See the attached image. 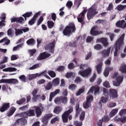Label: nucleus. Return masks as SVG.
Returning <instances> with one entry per match:
<instances>
[{"instance_id": "1a4fd4ad", "label": "nucleus", "mask_w": 126, "mask_h": 126, "mask_svg": "<svg viewBox=\"0 0 126 126\" xmlns=\"http://www.w3.org/2000/svg\"><path fill=\"white\" fill-rule=\"evenodd\" d=\"M73 111V107H69L67 111H65L63 114L62 115V119L63 123H67L68 121V115L71 114Z\"/></svg>"}, {"instance_id": "8fccbe9b", "label": "nucleus", "mask_w": 126, "mask_h": 126, "mask_svg": "<svg viewBox=\"0 0 126 126\" xmlns=\"http://www.w3.org/2000/svg\"><path fill=\"white\" fill-rule=\"evenodd\" d=\"M126 115V109H123L119 112V115L121 117Z\"/></svg>"}, {"instance_id": "7ed1b4c3", "label": "nucleus", "mask_w": 126, "mask_h": 126, "mask_svg": "<svg viewBox=\"0 0 126 126\" xmlns=\"http://www.w3.org/2000/svg\"><path fill=\"white\" fill-rule=\"evenodd\" d=\"M75 31H76L75 25L73 23H70L63 29V36L70 37L71 35H72V33H75Z\"/></svg>"}, {"instance_id": "a18cd8bd", "label": "nucleus", "mask_w": 126, "mask_h": 126, "mask_svg": "<svg viewBox=\"0 0 126 126\" xmlns=\"http://www.w3.org/2000/svg\"><path fill=\"white\" fill-rule=\"evenodd\" d=\"M65 69V67H64V66H59L56 70L59 72H63V71Z\"/></svg>"}, {"instance_id": "f03ea898", "label": "nucleus", "mask_w": 126, "mask_h": 126, "mask_svg": "<svg viewBox=\"0 0 126 126\" xmlns=\"http://www.w3.org/2000/svg\"><path fill=\"white\" fill-rule=\"evenodd\" d=\"M125 36H126V34L123 33L114 43V57H118V56L120 55V51H121L123 45L125 44V42H124V40H125Z\"/></svg>"}, {"instance_id": "864d4df0", "label": "nucleus", "mask_w": 126, "mask_h": 126, "mask_svg": "<svg viewBox=\"0 0 126 126\" xmlns=\"http://www.w3.org/2000/svg\"><path fill=\"white\" fill-rule=\"evenodd\" d=\"M42 21H44V18H43V16H41V17H39V18L37 20V26H39V25L41 24Z\"/></svg>"}, {"instance_id": "e433bc0d", "label": "nucleus", "mask_w": 126, "mask_h": 126, "mask_svg": "<svg viewBox=\"0 0 126 126\" xmlns=\"http://www.w3.org/2000/svg\"><path fill=\"white\" fill-rule=\"evenodd\" d=\"M47 25L48 26V28L50 29H52V28L55 26V23L52 21H48L47 22Z\"/></svg>"}, {"instance_id": "052dcab7", "label": "nucleus", "mask_w": 126, "mask_h": 126, "mask_svg": "<svg viewBox=\"0 0 126 126\" xmlns=\"http://www.w3.org/2000/svg\"><path fill=\"white\" fill-rule=\"evenodd\" d=\"M53 85L54 86H58L59 84H60V81L58 79H54L53 80Z\"/></svg>"}, {"instance_id": "49530a36", "label": "nucleus", "mask_w": 126, "mask_h": 126, "mask_svg": "<svg viewBox=\"0 0 126 126\" xmlns=\"http://www.w3.org/2000/svg\"><path fill=\"white\" fill-rule=\"evenodd\" d=\"M85 88L84 87H83L82 89H80L79 90V91L78 92H77V93H76V96H79V95H80V94L83 93V92H84V90H85Z\"/></svg>"}, {"instance_id": "4d7b16f0", "label": "nucleus", "mask_w": 126, "mask_h": 126, "mask_svg": "<svg viewBox=\"0 0 126 126\" xmlns=\"http://www.w3.org/2000/svg\"><path fill=\"white\" fill-rule=\"evenodd\" d=\"M73 3H72V1H68L66 4V5L68 8H71V6H72Z\"/></svg>"}, {"instance_id": "6e6d98bb", "label": "nucleus", "mask_w": 126, "mask_h": 126, "mask_svg": "<svg viewBox=\"0 0 126 126\" xmlns=\"http://www.w3.org/2000/svg\"><path fill=\"white\" fill-rule=\"evenodd\" d=\"M54 102L55 104H59L61 102H62V97L55 98L54 99Z\"/></svg>"}, {"instance_id": "aec40b11", "label": "nucleus", "mask_w": 126, "mask_h": 126, "mask_svg": "<svg viewBox=\"0 0 126 126\" xmlns=\"http://www.w3.org/2000/svg\"><path fill=\"white\" fill-rule=\"evenodd\" d=\"M109 93L110 98H112V99H114L118 97V92H117V90L114 89H110L109 90Z\"/></svg>"}, {"instance_id": "338daca9", "label": "nucleus", "mask_w": 126, "mask_h": 126, "mask_svg": "<svg viewBox=\"0 0 126 126\" xmlns=\"http://www.w3.org/2000/svg\"><path fill=\"white\" fill-rule=\"evenodd\" d=\"M74 125L75 126H82V122L76 121L74 122Z\"/></svg>"}, {"instance_id": "c85d7f7f", "label": "nucleus", "mask_w": 126, "mask_h": 126, "mask_svg": "<svg viewBox=\"0 0 126 126\" xmlns=\"http://www.w3.org/2000/svg\"><path fill=\"white\" fill-rule=\"evenodd\" d=\"M17 124H20L21 125H25L27 124V121L23 118L19 119L16 121Z\"/></svg>"}, {"instance_id": "bb28decb", "label": "nucleus", "mask_w": 126, "mask_h": 126, "mask_svg": "<svg viewBox=\"0 0 126 126\" xmlns=\"http://www.w3.org/2000/svg\"><path fill=\"white\" fill-rule=\"evenodd\" d=\"M119 112V109L118 108L113 109L109 113V116L110 118H113L114 116H116V114Z\"/></svg>"}, {"instance_id": "6ab92c4d", "label": "nucleus", "mask_w": 126, "mask_h": 126, "mask_svg": "<svg viewBox=\"0 0 126 126\" xmlns=\"http://www.w3.org/2000/svg\"><path fill=\"white\" fill-rule=\"evenodd\" d=\"M111 52V47H109L107 50L104 49L100 52L103 58H108L110 56V52Z\"/></svg>"}, {"instance_id": "cd10ccee", "label": "nucleus", "mask_w": 126, "mask_h": 126, "mask_svg": "<svg viewBox=\"0 0 126 126\" xmlns=\"http://www.w3.org/2000/svg\"><path fill=\"white\" fill-rule=\"evenodd\" d=\"M16 111V108L14 107H12L10 108L9 112L7 113V116L8 117H10V116H12L13 114H14V112Z\"/></svg>"}, {"instance_id": "69168bd1", "label": "nucleus", "mask_w": 126, "mask_h": 126, "mask_svg": "<svg viewBox=\"0 0 126 126\" xmlns=\"http://www.w3.org/2000/svg\"><path fill=\"white\" fill-rule=\"evenodd\" d=\"M103 95H104V96H109V93L107 89L104 88L103 89Z\"/></svg>"}, {"instance_id": "09e8293b", "label": "nucleus", "mask_w": 126, "mask_h": 126, "mask_svg": "<svg viewBox=\"0 0 126 126\" xmlns=\"http://www.w3.org/2000/svg\"><path fill=\"white\" fill-rule=\"evenodd\" d=\"M23 34V32H22V29H15V34L16 36Z\"/></svg>"}, {"instance_id": "0eeeda50", "label": "nucleus", "mask_w": 126, "mask_h": 126, "mask_svg": "<svg viewBox=\"0 0 126 126\" xmlns=\"http://www.w3.org/2000/svg\"><path fill=\"white\" fill-rule=\"evenodd\" d=\"M92 73V69L90 67L86 68L84 70H80L78 72V74H80L82 77H89L91 75Z\"/></svg>"}, {"instance_id": "79ce46f5", "label": "nucleus", "mask_w": 126, "mask_h": 126, "mask_svg": "<svg viewBox=\"0 0 126 126\" xmlns=\"http://www.w3.org/2000/svg\"><path fill=\"white\" fill-rule=\"evenodd\" d=\"M32 14H33V13L32 12H26V13L22 15L23 17H31V16H32Z\"/></svg>"}, {"instance_id": "412c9836", "label": "nucleus", "mask_w": 126, "mask_h": 126, "mask_svg": "<svg viewBox=\"0 0 126 126\" xmlns=\"http://www.w3.org/2000/svg\"><path fill=\"white\" fill-rule=\"evenodd\" d=\"M37 92H38V89H34L32 92V95H33V97L32 98V100L34 102L37 101V100H38V99L40 98V95H36V94H37Z\"/></svg>"}, {"instance_id": "72a5a7b5", "label": "nucleus", "mask_w": 126, "mask_h": 126, "mask_svg": "<svg viewBox=\"0 0 126 126\" xmlns=\"http://www.w3.org/2000/svg\"><path fill=\"white\" fill-rule=\"evenodd\" d=\"M108 100H109L108 96H102L100 98V102H102V103H107Z\"/></svg>"}, {"instance_id": "39448f33", "label": "nucleus", "mask_w": 126, "mask_h": 126, "mask_svg": "<svg viewBox=\"0 0 126 126\" xmlns=\"http://www.w3.org/2000/svg\"><path fill=\"white\" fill-rule=\"evenodd\" d=\"M42 76H44L46 78H47V79H51L50 76L47 74V71H44L40 73H37L29 75V79H35V78H37V77H42Z\"/></svg>"}, {"instance_id": "bf43d9fd", "label": "nucleus", "mask_w": 126, "mask_h": 126, "mask_svg": "<svg viewBox=\"0 0 126 126\" xmlns=\"http://www.w3.org/2000/svg\"><path fill=\"white\" fill-rule=\"evenodd\" d=\"M52 86L53 85L52 83L50 82L45 86V89L46 90H50V89L52 88Z\"/></svg>"}, {"instance_id": "f3484780", "label": "nucleus", "mask_w": 126, "mask_h": 126, "mask_svg": "<svg viewBox=\"0 0 126 126\" xmlns=\"http://www.w3.org/2000/svg\"><path fill=\"white\" fill-rule=\"evenodd\" d=\"M39 15H40V12L36 13L31 20L29 21V25L32 26V25L35 24V22H36V20H37V18H38Z\"/></svg>"}, {"instance_id": "37998d69", "label": "nucleus", "mask_w": 126, "mask_h": 126, "mask_svg": "<svg viewBox=\"0 0 126 126\" xmlns=\"http://www.w3.org/2000/svg\"><path fill=\"white\" fill-rule=\"evenodd\" d=\"M68 89L71 91H75V90L76 89V85L71 84L68 86Z\"/></svg>"}, {"instance_id": "20e7f679", "label": "nucleus", "mask_w": 126, "mask_h": 126, "mask_svg": "<svg viewBox=\"0 0 126 126\" xmlns=\"http://www.w3.org/2000/svg\"><path fill=\"white\" fill-rule=\"evenodd\" d=\"M99 90H100V89H99V87H92L90 89L87 94V101L91 103V102L93 101V95H92V94H93L94 91V95H96V94H97L98 92H99Z\"/></svg>"}, {"instance_id": "9d476101", "label": "nucleus", "mask_w": 126, "mask_h": 126, "mask_svg": "<svg viewBox=\"0 0 126 126\" xmlns=\"http://www.w3.org/2000/svg\"><path fill=\"white\" fill-rule=\"evenodd\" d=\"M87 12L86 9H84L81 13L77 17L78 22L81 23L82 26H83L85 24V21H84V18L85 17V13Z\"/></svg>"}, {"instance_id": "2f4dec72", "label": "nucleus", "mask_w": 126, "mask_h": 126, "mask_svg": "<svg viewBox=\"0 0 126 126\" xmlns=\"http://www.w3.org/2000/svg\"><path fill=\"white\" fill-rule=\"evenodd\" d=\"M81 4V0H75L74 2V6L76 7V9L78 8Z\"/></svg>"}, {"instance_id": "393cba45", "label": "nucleus", "mask_w": 126, "mask_h": 126, "mask_svg": "<svg viewBox=\"0 0 126 126\" xmlns=\"http://www.w3.org/2000/svg\"><path fill=\"white\" fill-rule=\"evenodd\" d=\"M119 71H121L122 73H125L126 74V64H122L120 67Z\"/></svg>"}, {"instance_id": "0e129e2a", "label": "nucleus", "mask_w": 126, "mask_h": 126, "mask_svg": "<svg viewBox=\"0 0 126 126\" xmlns=\"http://www.w3.org/2000/svg\"><path fill=\"white\" fill-rule=\"evenodd\" d=\"M25 101H26L25 98H23L20 100H17L16 101V103H18L19 105H21V104H23V103H24Z\"/></svg>"}, {"instance_id": "4be33fe9", "label": "nucleus", "mask_w": 126, "mask_h": 126, "mask_svg": "<svg viewBox=\"0 0 126 126\" xmlns=\"http://www.w3.org/2000/svg\"><path fill=\"white\" fill-rule=\"evenodd\" d=\"M7 109H9V103H4L0 108V111H1V113H3V112L6 111Z\"/></svg>"}, {"instance_id": "c03bdc74", "label": "nucleus", "mask_w": 126, "mask_h": 126, "mask_svg": "<svg viewBox=\"0 0 126 126\" xmlns=\"http://www.w3.org/2000/svg\"><path fill=\"white\" fill-rule=\"evenodd\" d=\"M59 121H60V117L59 116H57L51 119L50 123L51 124H55L56 122H59Z\"/></svg>"}, {"instance_id": "a19ab883", "label": "nucleus", "mask_w": 126, "mask_h": 126, "mask_svg": "<svg viewBox=\"0 0 126 126\" xmlns=\"http://www.w3.org/2000/svg\"><path fill=\"white\" fill-rule=\"evenodd\" d=\"M115 121H121L122 123H126V116H124L121 118H119V119H117V117H115Z\"/></svg>"}, {"instance_id": "f704fd0d", "label": "nucleus", "mask_w": 126, "mask_h": 126, "mask_svg": "<svg viewBox=\"0 0 126 126\" xmlns=\"http://www.w3.org/2000/svg\"><path fill=\"white\" fill-rule=\"evenodd\" d=\"M94 49L96 51H101V50L103 49V46L100 44H97L94 46Z\"/></svg>"}, {"instance_id": "ddd939ff", "label": "nucleus", "mask_w": 126, "mask_h": 126, "mask_svg": "<svg viewBox=\"0 0 126 126\" xmlns=\"http://www.w3.org/2000/svg\"><path fill=\"white\" fill-rule=\"evenodd\" d=\"M56 45V41L54 40L52 42H51L46 45V48L48 50H49V52L51 54H54L55 52V46Z\"/></svg>"}, {"instance_id": "9b49d317", "label": "nucleus", "mask_w": 126, "mask_h": 126, "mask_svg": "<svg viewBox=\"0 0 126 126\" xmlns=\"http://www.w3.org/2000/svg\"><path fill=\"white\" fill-rule=\"evenodd\" d=\"M96 29H98V26H94L90 30V34L92 36H98L100 34H103V31H99L96 30Z\"/></svg>"}, {"instance_id": "58836bf2", "label": "nucleus", "mask_w": 126, "mask_h": 126, "mask_svg": "<svg viewBox=\"0 0 126 126\" xmlns=\"http://www.w3.org/2000/svg\"><path fill=\"white\" fill-rule=\"evenodd\" d=\"M48 73L49 75H50V76H51V77H52V78L56 77V76L57 75V74H56V72H55V71H52V70H49L48 72Z\"/></svg>"}, {"instance_id": "6e6552de", "label": "nucleus", "mask_w": 126, "mask_h": 126, "mask_svg": "<svg viewBox=\"0 0 126 126\" xmlns=\"http://www.w3.org/2000/svg\"><path fill=\"white\" fill-rule=\"evenodd\" d=\"M78 115H80V121H83L85 117V112L82 111L81 108H79V105L76 106V118L78 117Z\"/></svg>"}, {"instance_id": "a878e982", "label": "nucleus", "mask_w": 126, "mask_h": 126, "mask_svg": "<svg viewBox=\"0 0 126 126\" xmlns=\"http://www.w3.org/2000/svg\"><path fill=\"white\" fill-rule=\"evenodd\" d=\"M36 43V41L34 38H30L27 41V44L29 46H34Z\"/></svg>"}, {"instance_id": "de8ad7c7", "label": "nucleus", "mask_w": 126, "mask_h": 126, "mask_svg": "<svg viewBox=\"0 0 126 126\" xmlns=\"http://www.w3.org/2000/svg\"><path fill=\"white\" fill-rule=\"evenodd\" d=\"M36 51L37 50L35 49L29 50V53H30V56L33 57L34 54L36 53Z\"/></svg>"}, {"instance_id": "ea45409f", "label": "nucleus", "mask_w": 126, "mask_h": 126, "mask_svg": "<svg viewBox=\"0 0 126 126\" xmlns=\"http://www.w3.org/2000/svg\"><path fill=\"white\" fill-rule=\"evenodd\" d=\"M83 107L85 109H88L89 107H91V102H84L83 104Z\"/></svg>"}, {"instance_id": "f8f14e48", "label": "nucleus", "mask_w": 126, "mask_h": 126, "mask_svg": "<svg viewBox=\"0 0 126 126\" xmlns=\"http://www.w3.org/2000/svg\"><path fill=\"white\" fill-rule=\"evenodd\" d=\"M51 54L48 53L47 52H44L40 53L39 55L37 58V61H42L43 60H46L48 58H50Z\"/></svg>"}, {"instance_id": "dca6fc26", "label": "nucleus", "mask_w": 126, "mask_h": 126, "mask_svg": "<svg viewBox=\"0 0 126 126\" xmlns=\"http://www.w3.org/2000/svg\"><path fill=\"white\" fill-rule=\"evenodd\" d=\"M0 83H10L11 84H16L18 83L17 79H1L0 80Z\"/></svg>"}, {"instance_id": "473e14b6", "label": "nucleus", "mask_w": 126, "mask_h": 126, "mask_svg": "<svg viewBox=\"0 0 126 126\" xmlns=\"http://www.w3.org/2000/svg\"><path fill=\"white\" fill-rule=\"evenodd\" d=\"M65 76L66 78H70V77H74L75 74L72 72H68L66 73Z\"/></svg>"}, {"instance_id": "13d9d810", "label": "nucleus", "mask_w": 126, "mask_h": 126, "mask_svg": "<svg viewBox=\"0 0 126 126\" xmlns=\"http://www.w3.org/2000/svg\"><path fill=\"white\" fill-rule=\"evenodd\" d=\"M3 61L0 62V65L3 64V63H7V60H8V58L6 57H4L2 58Z\"/></svg>"}, {"instance_id": "603ef678", "label": "nucleus", "mask_w": 126, "mask_h": 126, "mask_svg": "<svg viewBox=\"0 0 126 126\" xmlns=\"http://www.w3.org/2000/svg\"><path fill=\"white\" fill-rule=\"evenodd\" d=\"M39 67H40V64L39 63H37L33 65L32 67H30V69H36V68H39Z\"/></svg>"}, {"instance_id": "774afa93", "label": "nucleus", "mask_w": 126, "mask_h": 126, "mask_svg": "<svg viewBox=\"0 0 126 126\" xmlns=\"http://www.w3.org/2000/svg\"><path fill=\"white\" fill-rule=\"evenodd\" d=\"M68 68L69 69H73L74 68V64L72 63H71L68 65Z\"/></svg>"}, {"instance_id": "c756f323", "label": "nucleus", "mask_w": 126, "mask_h": 126, "mask_svg": "<svg viewBox=\"0 0 126 126\" xmlns=\"http://www.w3.org/2000/svg\"><path fill=\"white\" fill-rule=\"evenodd\" d=\"M122 82H123V79H116L113 81V85L114 86H120Z\"/></svg>"}, {"instance_id": "a211bd4d", "label": "nucleus", "mask_w": 126, "mask_h": 126, "mask_svg": "<svg viewBox=\"0 0 126 126\" xmlns=\"http://www.w3.org/2000/svg\"><path fill=\"white\" fill-rule=\"evenodd\" d=\"M116 25L117 27H120V28H122V29H125L126 28V22L125 20H122L121 21H118Z\"/></svg>"}, {"instance_id": "423d86ee", "label": "nucleus", "mask_w": 126, "mask_h": 126, "mask_svg": "<svg viewBox=\"0 0 126 126\" xmlns=\"http://www.w3.org/2000/svg\"><path fill=\"white\" fill-rule=\"evenodd\" d=\"M96 14H98V11H97V9L93 7H90L89 9L87 14L88 20H90V19H92V18H93V17H94V16L96 15Z\"/></svg>"}, {"instance_id": "c9c22d12", "label": "nucleus", "mask_w": 126, "mask_h": 126, "mask_svg": "<svg viewBox=\"0 0 126 126\" xmlns=\"http://www.w3.org/2000/svg\"><path fill=\"white\" fill-rule=\"evenodd\" d=\"M125 8H126V5H123L120 4L117 6V9L118 11H122V10H124Z\"/></svg>"}, {"instance_id": "680f3d73", "label": "nucleus", "mask_w": 126, "mask_h": 126, "mask_svg": "<svg viewBox=\"0 0 126 126\" xmlns=\"http://www.w3.org/2000/svg\"><path fill=\"white\" fill-rule=\"evenodd\" d=\"M56 94L54 93H51L50 94V97H49V101L50 102H52V100H53V97H55L56 96Z\"/></svg>"}, {"instance_id": "4468645a", "label": "nucleus", "mask_w": 126, "mask_h": 126, "mask_svg": "<svg viewBox=\"0 0 126 126\" xmlns=\"http://www.w3.org/2000/svg\"><path fill=\"white\" fill-rule=\"evenodd\" d=\"M96 43H101L103 47H107V46L109 45V42H108V38H107L106 37H101L97 39Z\"/></svg>"}, {"instance_id": "f257e3e1", "label": "nucleus", "mask_w": 126, "mask_h": 126, "mask_svg": "<svg viewBox=\"0 0 126 126\" xmlns=\"http://www.w3.org/2000/svg\"><path fill=\"white\" fill-rule=\"evenodd\" d=\"M34 110H35V113L37 117H39V116H41V115H42V112L44 111V107L42 106V104H40L39 107L34 106L32 107L29 111L26 112H24V113H22L21 114V116L24 117V118H27V117L35 116Z\"/></svg>"}, {"instance_id": "b1692460", "label": "nucleus", "mask_w": 126, "mask_h": 126, "mask_svg": "<svg viewBox=\"0 0 126 126\" xmlns=\"http://www.w3.org/2000/svg\"><path fill=\"white\" fill-rule=\"evenodd\" d=\"M102 66H103V63H100L95 67L97 72L98 74H100L101 73V71H102Z\"/></svg>"}, {"instance_id": "5fc2aeb1", "label": "nucleus", "mask_w": 126, "mask_h": 126, "mask_svg": "<svg viewBox=\"0 0 126 126\" xmlns=\"http://www.w3.org/2000/svg\"><path fill=\"white\" fill-rule=\"evenodd\" d=\"M94 39V37L91 36H89L87 37L86 39V42L87 43H91V42H92L93 41V39Z\"/></svg>"}, {"instance_id": "7c9ffc66", "label": "nucleus", "mask_w": 126, "mask_h": 126, "mask_svg": "<svg viewBox=\"0 0 126 126\" xmlns=\"http://www.w3.org/2000/svg\"><path fill=\"white\" fill-rule=\"evenodd\" d=\"M3 42H4L5 45H9L10 43V40L7 39V37H4L0 40V43H3Z\"/></svg>"}, {"instance_id": "2eb2a0df", "label": "nucleus", "mask_w": 126, "mask_h": 126, "mask_svg": "<svg viewBox=\"0 0 126 126\" xmlns=\"http://www.w3.org/2000/svg\"><path fill=\"white\" fill-rule=\"evenodd\" d=\"M52 117H53V114H52V113L46 114L41 121L43 122V125H48L49 120H50Z\"/></svg>"}, {"instance_id": "5701e85b", "label": "nucleus", "mask_w": 126, "mask_h": 126, "mask_svg": "<svg viewBox=\"0 0 126 126\" xmlns=\"http://www.w3.org/2000/svg\"><path fill=\"white\" fill-rule=\"evenodd\" d=\"M63 111V108L60 106H56L55 107L54 109V113L56 114L57 115H59V114L61 113V112Z\"/></svg>"}, {"instance_id": "e2e57ef3", "label": "nucleus", "mask_w": 126, "mask_h": 126, "mask_svg": "<svg viewBox=\"0 0 126 126\" xmlns=\"http://www.w3.org/2000/svg\"><path fill=\"white\" fill-rule=\"evenodd\" d=\"M56 94L54 93H51L50 94V97H49V101L50 102H52V100H53V97H55L56 96Z\"/></svg>"}, {"instance_id": "4c0bfd02", "label": "nucleus", "mask_w": 126, "mask_h": 126, "mask_svg": "<svg viewBox=\"0 0 126 126\" xmlns=\"http://www.w3.org/2000/svg\"><path fill=\"white\" fill-rule=\"evenodd\" d=\"M24 18L22 17H18L17 23H19L20 24H24L25 22Z\"/></svg>"}, {"instance_id": "3c124183", "label": "nucleus", "mask_w": 126, "mask_h": 126, "mask_svg": "<svg viewBox=\"0 0 126 126\" xmlns=\"http://www.w3.org/2000/svg\"><path fill=\"white\" fill-rule=\"evenodd\" d=\"M113 9H114V5H113V3H110L108 5L106 10H107V11H110V10H113Z\"/></svg>"}]
</instances>
